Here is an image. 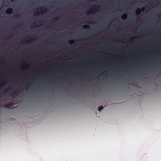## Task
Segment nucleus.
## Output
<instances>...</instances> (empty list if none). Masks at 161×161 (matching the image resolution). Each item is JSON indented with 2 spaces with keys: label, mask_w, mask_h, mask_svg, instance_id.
Instances as JSON below:
<instances>
[{
  "label": "nucleus",
  "mask_w": 161,
  "mask_h": 161,
  "mask_svg": "<svg viewBox=\"0 0 161 161\" xmlns=\"http://www.w3.org/2000/svg\"><path fill=\"white\" fill-rule=\"evenodd\" d=\"M58 88L60 87V5H58Z\"/></svg>",
  "instance_id": "1"
},
{
  "label": "nucleus",
  "mask_w": 161,
  "mask_h": 161,
  "mask_svg": "<svg viewBox=\"0 0 161 161\" xmlns=\"http://www.w3.org/2000/svg\"><path fill=\"white\" fill-rule=\"evenodd\" d=\"M94 8H91L89 11L87 12V14L88 15H91V14H95L96 12H98V9L100 8V7L99 6H94Z\"/></svg>",
  "instance_id": "2"
},
{
  "label": "nucleus",
  "mask_w": 161,
  "mask_h": 161,
  "mask_svg": "<svg viewBox=\"0 0 161 161\" xmlns=\"http://www.w3.org/2000/svg\"><path fill=\"white\" fill-rule=\"evenodd\" d=\"M40 10V11L41 13V14H42L46 12L47 11V9L46 8L44 7H42L39 8Z\"/></svg>",
  "instance_id": "3"
},
{
  "label": "nucleus",
  "mask_w": 161,
  "mask_h": 161,
  "mask_svg": "<svg viewBox=\"0 0 161 161\" xmlns=\"http://www.w3.org/2000/svg\"><path fill=\"white\" fill-rule=\"evenodd\" d=\"M13 11V10L12 8H9L6 10V13L7 14H11L12 13Z\"/></svg>",
  "instance_id": "4"
},
{
  "label": "nucleus",
  "mask_w": 161,
  "mask_h": 161,
  "mask_svg": "<svg viewBox=\"0 0 161 161\" xmlns=\"http://www.w3.org/2000/svg\"><path fill=\"white\" fill-rule=\"evenodd\" d=\"M75 40L74 39H70L68 41V43L70 45H73L75 43Z\"/></svg>",
  "instance_id": "5"
},
{
  "label": "nucleus",
  "mask_w": 161,
  "mask_h": 161,
  "mask_svg": "<svg viewBox=\"0 0 161 161\" xmlns=\"http://www.w3.org/2000/svg\"><path fill=\"white\" fill-rule=\"evenodd\" d=\"M135 13L136 14L139 15L141 13L140 9L139 8L136 9L135 11Z\"/></svg>",
  "instance_id": "6"
},
{
  "label": "nucleus",
  "mask_w": 161,
  "mask_h": 161,
  "mask_svg": "<svg viewBox=\"0 0 161 161\" xmlns=\"http://www.w3.org/2000/svg\"><path fill=\"white\" fill-rule=\"evenodd\" d=\"M82 28L83 29L89 30L90 28V27L88 25H83Z\"/></svg>",
  "instance_id": "7"
},
{
  "label": "nucleus",
  "mask_w": 161,
  "mask_h": 161,
  "mask_svg": "<svg viewBox=\"0 0 161 161\" xmlns=\"http://www.w3.org/2000/svg\"><path fill=\"white\" fill-rule=\"evenodd\" d=\"M8 91V89L6 90L5 91H4L3 93H1L0 94V96L2 97V96L5 95V94H6L7 92Z\"/></svg>",
  "instance_id": "8"
},
{
  "label": "nucleus",
  "mask_w": 161,
  "mask_h": 161,
  "mask_svg": "<svg viewBox=\"0 0 161 161\" xmlns=\"http://www.w3.org/2000/svg\"><path fill=\"white\" fill-rule=\"evenodd\" d=\"M103 108V107L102 106H99L98 108V110L99 111H101Z\"/></svg>",
  "instance_id": "9"
},
{
  "label": "nucleus",
  "mask_w": 161,
  "mask_h": 161,
  "mask_svg": "<svg viewBox=\"0 0 161 161\" xmlns=\"http://www.w3.org/2000/svg\"><path fill=\"white\" fill-rule=\"evenodd\" d=\"M87 23L89 25H93V24H96L97 23L96 22H88Z\"/></svg>",
  "instance_id": "10"
},
{
  "label": "nucleus",
  "mask_w": 161,
  "mask_h": 161,
  "mask_svg": "<svg viewBox=\"0 0 161 161\" xmlns=\"http://www.w3.org/2000/svg\"><path fill=\"white\" fill-rule=\"evenodd\" d=\"M8 104L9 106V108L12 107L14 105L13 103H9Z\"/></svg>",
  "instance_id": "11"
},
{
  "label": "nucleus",
  "mask_w": 161,
  "mask_h": 161,
  "mask_svg": "<svg viewBox=\"0 0 161 161\" xmlns=\"http://www.w3.org/2000/svg\"><path fill=\"white\" fill-rule=\"evenodd\" d=\"M62 46H61V71H62Z\"/></svg>",
  "instance_id": "12"
},
{
  "label": "nucleus",
  "mask_w": 161,
  "mask_h": 161,
  "mask_svg": "<svg viewBox=\"0 0 161 161\" xmlns=\"http://www.w3.org/2000/svg\"><path fill=\"white\" fill-rule=\"evenodd\" d=\"M3 107L6 108H9V106L8 104H4Z\"/></svg>",
  "instance_id": "13"
},
{
  "label": "nucleus",
  "mask_w": 161,
  "mask_h": 161,
  "mask_svg": "<svg viewBox=\"0 0 161 161\" xmlns=\"http://www.w3.org/2000/svg\"><path fill=\"white\" fill-rule=\"evenodd\" d=\"M39 13L38 12H35L34 14V15L35 16H37L38 15H39Z\"/></svg>",
  "instance_id": "14"
},
{
  "label": "nucleus",
  "mask_w": 161,
  "mask_h": 161,
  "mask_svg": "<svg viewBox=\"0 0 161 161\" xmlns=\"http://www.w3.org/2000/svg\"><path fill=\"white\" fill-rule=\"evenodd\" d=\"M20 16V14L19 13H18L15 15V16L17 17H19Z\"/></svg>",
  "instance_id": "15"
},
{
  "label": "nucleus",
  "mask_w": 161,
  "mask_h": 161,
  "mask_svg": "<svg viewBox=\"0 0 161 161\" xmlns=\"http://www.w3.org/2000/svg\"><path fill=\"white\" fill-rule=\"evenodd\" d=\"M40 23H44V21L43 20H39L38 23V24H39Z\"/></svg>",
  "instance_id": "16"
},
{
  "label": "nucleus",
  "mask_w": 161,
  "mask_h": 161,
  "mask_svg": "<svg viewBox=\"0 0 161 161\" xmlns=\"http://www.w3.org/2000/svg\"><path fill=\"white\" fill-rule=\"evenodd\" d=\"M126 18H127V16H126V17L125 18H124L123 17H121V19L122 20H125L126 19Z\"/></svg>",
  "instance_id": "17"
},
{
  "label": "nucleus",
  "mask_w": 161,
  "mask_h": 161,
  "mask_svg": "<svg viewBox=\"0 0 161 161\" xmlns=\"http://www.w3.org/2000/svg\"><path fill=\"white\" fill-rule=\"evenodd\" d=\"M19 94V91H18L16 93H15V92H14V95H15V94Z\"/></svg>",
  "instance_id": "18"
},
{
  "label": "nucleus",
  "mask_w": 161,
  "mask_h": 161,
  "mask_svg": "<svg viewBox=\"0 0 161 161\" xmlns=\"http://www.w3.org/2000/svg\"><path fill=\"white\" fill-rule=\"evenodd\" d=\"M145 8H142L141 9V11L143 12L144 11Z\"/></svg>",
  "instance_id": "19"
},
{
  "label": "nucleus",
  "mask_w": 161,
  "mask_h": 161,
  "mask_svg": "<svg viewBox=\"0 0 161 161\" xmlns=\"http://www.w3.org/2000/svg\"><path fill=\"white\" fill-rule=\"evenodd\" d=\"M31 41V40H28L27 41L28 42H30Z\"/></svg>",
  "instance_id": "20"
},
{
  "label": "nucleus",
  "mask_w": 161,
  "mask_h": 161,
  "mask_svg": "<svg viewBox=\"0 0 161 161\" xmlns=\"http://www.w3.org/2000/svg\"><path fill=\"white\" fill-rule=\"evenodd\" d=\"M105 77H108V75H105Z\"/></svg>",
  "instance_id": "21"
},
{
  "label": "nucleus",
  "mask_w": 161,
  "mask_h": 161,
  "mask_svg": "<svg viewBox=\"0 0 161 161\" xmlns=\"http://www.w3.org/2000/svg\"><path fill=\"white\" fill-rule=\"evenodd\" d=\"M72 33H73L72 32H71V33H69V34L71 35H72Z\"/></svg>",
  "instance_id": "22"
},
{
  "label": "nucleus",
  "mask_w": 161,
  "mask_h": 161,
  "mask_svg": "<svg viewBox=\"0 0 161 161\" xmlns=\"http://www.w3.org/2000/svg\"><path fill=\"white\" fill-rule=\"evenodd\" d=\"M70 77H73V76L72 75L70 76Z\"/></svg>",
  "instance_id": "23"
},
{
  "label": "nucleus",
  "mask_w": 161,
  "mask_h": 161,
  "mask_svg": "<svg viewBox=\"0 0 161 161\" xmlns=\"http://www.w3.org/2000/svg\"><path fill=\"white\" fill-rule=\"evenodd\" d=\"M70 69H71V68H68V70H69Z\"/></svg>",
  "instance_id": "24"
},
{
  "label": "nucleus",
  "mask_w": 161,
  "mask_h": 161,
  "mask_svg": "<svg viewBox=\"0 0 161 161\" xmlns=\"http://www.w3.org/2000/svg\"><path fill=\"white\" fill-rule=\"evenodd\" d=\"M10 36H11L12 37V36H13V35H10Z\"/></svg>",
  "instance_id": "25"
},
{
  "label": "nucleus",
  "mask_w": 161,
  "mask_h": 161,
  "mask_svg": "<svg viewBox=\"0 0 161 161\" xmlns=\"http://www.w3.org/2000/svg\"><path fill=\"white\" fill-rule=\"evenodd\" d=\"M25 89H26V90H27V87H26V88H25Z\"/></svg>",
  "instance_id": "26"
},
{
  "label": "nucleus",
  "mask_w": 161,
  "mask_h": 161,
  "mask_svg": "<svg viewBox=\"0 0 161 161\" xmlns=\"http://www.w3.org/2000/svg\"><path fill=\"white\" fill-rule=\"evenodd\" d=\"M24 42L25 43V42H26V41H24Z\"/></svg>",
  "instance_id": "27"
},
{
  "label": "nucleus",
  "mask_w": 161,
  "mask_h": 161,
  "mask_svg": "<svg viewBox=\"0 0 161 161\" xmlns=\"http://www.w3.org/2000/svg\"><path fill=\"white\" fill-rule=\"evenodd\" d=\"M34 24V25H36V23H35Z\"/></svg>",
  "instance_id": "28"
},
{
  "label": "nucleus",
  "mask_w": 161,
  "mask_h": 161,
  "mask_svg": "<svg viewBox=\"0 0 161 161\" xmlns=\"http://www.w3.org/2000/svg\"><path fill=\"white\" fill-rule=\"evenodd\" d=\"M87 0V1H89V0Z\"/></svg>",
  "instance_id": "29"
},
{
  "label": "nucleus",
  "mask_w": 161,
  "mask_h": 161,
  "mask_svg": "<svg viewBox=\"0 0 161 161\" xmlns=\"http://www.w3.org/2000/svg\"><path fill=\"white\" fill-rule=\"evenodd\" d=\"M0 106H1V105H0Z\"/></svg>",
  "instance_id": "30"
},
{
  "label": "nucleus",
  "mask_w": 161,
  "mask_h": 161,
  "mask_svg": "<svg viewBox=\"0 0 161 161\" xmlns=\"http://www.w3.org/2000/svg\"><path fill=\"white\" fill-rule=\"evenodd\" d=\"M61 79L62 78V77H61Z\"/></svg>",
  "instance_id": "31"
}]
</instances>
